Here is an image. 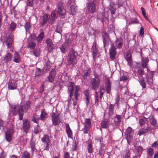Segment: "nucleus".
Returning a JSON list of instances; mask_svg holds the SVG:
<instances>
[{"instance_id": "53", "label": "nucleus", "mask_w": 158, "mask_h": 158, "mask_svg": "<svg viewBox=\"0 0 158 158\" xmlns=\"http://www.w3.org/2000/svg\"><path fill=\"white\" fill-rule=\"evenodd\" d=\"M109 10H110L112 15H115L116 11V8L114 6L110 5L109 7Z\"/></svg>"}, {"instance_id": "56", "label": "nucleus", "mask_w": 158, "mask_h": 158, "mask_svg": "<svg viewBox=\"0 0 158 158\" xmlns=\"http://www.w3.org/2000/svg\"><path fill=\"white\" fill-rule=\"evenodd\" d=\"M40 128V126L37 125V126L35 127L34 129V133L35 134H37L41 132Z\"/></svg>"}, {"instance_id": "57", "label": "nucleus", "mask_w": 158, "mask_h": 158, "mask_svg": "<svg viewBox=\"0 0 158 158\" xmlns=\"http://www.w3.org/2000/svg\"><path fill=\"white\" fill-rule=\"evenodd\" d=\"M139 23L138 20L136 18L132 19L131 22L128 23L129 25H131L132 24H136Z\"/></svg>"}, {"instance_id": "37", "label": "nucleus", "mask_w": 158, "mask_h": 158, "mask_svg": "<svg viewBox=\"0 0 158 158\" xmlns=\"http://www.w3.org/2000/svg\"><path fill=\"white\" fill-rule=\"evenodd\" d=\"M48 114L44 111V110H42L41 111V114L40 115V119L44 121L48 117Z\"/></svg>"}, {"instance_id": "12", "label": "nucleus", "mask_w": 158, "mask_h": 158, "mask_svg": "<svg viewBox=\"0 0 158 158\" xmlns=\"http://www.w3.org/2000/svg\"><path fill=\"white\" fill-rule=\"evenodd\" d=\"M95 4V2L93 1L87 4V9L89 13L93 14L96 11Z\"/></svg>"}, {"instance_id": "15", "label": "nucleus", "mask_w": 158, "mask_h": 158, "mask_svg": "<svg viewBox=\"0 0 158 158\" xmlns=\"http://www.w3.org/2000/svg\"><path fill=\"white\" fill-rule=\"evenodd\" d=\"M41 140L43 142L45 143L46 146L43 149V150H48L50 143V140L49 136L47 135H44L43 137L41 138Z\"/></svg>"}, {"instance_id": "3", "label": "nucleus", "mask_w": 158, "mask_h": 158, "mask_svg": "<svg viewBox=\"0 0 158 158\" xmlns=\"http://www.w3.org/2000/svg\"><path fill=\"white\" fill-rule=\"evenodd\" d=\"M78 55L77 52L72 49L68 54L67 61L70 64H75L78 60L77 58Z\"/></svg>"}, {"instance_id": "27", "label": "nucleus", "mask_w": 158, "mask_h": 158, "mask_svg": "<svg viewBox=\"0 0 158 158\" xmlns=\"http://www.w3.org/2000/svg\"><path fill=\"white\" fill-rule=\"evenodd\" d=\"M109 119H104L101 123V127L103 128H106L109 127Z\"/></svg>"}, {"instance_id": "10", "label": "nucleus", "mask_w": 158, "mask_h": 158, "mask_svg": "<svg viewBox=\"0 0 158 158\" xmlns=\"http://www.w3.org/2000/svg\"><path fill=\"white\" fill-rule=\"evenodd\" d=\"M69 3L70 6L69 12L70 14L74 15L76 13L77 11V7L75 1L72 0L69 1Z\"/></svg>"}, {"instance_id": "30", "label": "nucleus", "mask_w": 158, "mask_h": 158, "mask_svg": "<svg viewBox=\"0 0 158 158\" xmlns=\"http://www.w3.org/2000/svg\"><path fill=\"white\" fill-rule=\"evenodd\" d=\"M115 105L110 103L108 107V116L110 117H111L114 114V110Z\"/></svg>"}, {"instance_id": "11", "label": "nucleus", "mask_w": 158, "mask_h": 158, "mask_svg": "<svg viewBox=\"0 0 158 158\" xmlns=\"http://www.w3.org/2000/svg\"><path fill=\"white\" fill-rule=\"evenodd\" d=\"M18 84L17 81L14 79H10L8 83V89L13 90L16 89Z\"/></svg>"}, {"instance_id": "54", "label": "nucleus", "mask_w": 158, "mask_h": 158, "mask_svg": "<svg viewBox=\"0 0 158 158\" xmlns=\"http://www.w3.org/2000/svg\"><path fill=\"white\" fill-rule=\"evenodd\" d=\"M91 122L89 118H86L85 121L84 126L90 127L91 126Z\"/></svg>"}, {"instance_id": "19", "label": "nucleus", "mask_w": 158, "mask_h": 158, "mask_svg": "<svg viewBox=\"0 0 158 158\" xmlns=\"http://www.w3.org/2000/svg\"><path fill=\"white\" fill-rule=\"evenodd\" d=\"M136 65H135V67L137 69V75L138 76H140L141 78H142V77H143V75L145 73L143 69L141 67H138V65H139L138 63L136 62Z\"/></svg>"}, {"instance_id": "7", "label": "nucleus", "mask_w": 158, "mask_h": 158, "mask_svg": "<svg viewBox=\"0 0 158 158\" xmlns=\"http://www.w3.org/2000/svg\"><path fill=\"white\" fill-rule=\"evenodd\" d=\"M116 49L117 48L114 44L110 45L109 51L110 58L112 60H113L115 58L117 54Z\"/></svg>"}, {"instance_id": "1", "label": "nucleus", "mask_w": 158, "mask_h": 158, "mask_svg": "<svg viewBox=\"0 0 158 158\" xmlns=\"http://www.w3.org/2000/svg\"><path fill=\"white\" fill-rule=\"evenodd\" d=\"M31 106L30 101H26L24 105H21L18 107L16 105L12 106V113L15 115L18 114L19 119L22 120L23 118V112L26 113Z\"/></svg>"}, {"instance_id": "28", "label": "nucleus", "mask_w": 158, "mask_h": 158, "mask_svg": "<svg viewBox=\"0 0 158 158\" xmlns=\"http://www.w3.org/2000/svg\"><path fill=\"white\" fill-rule=\"evenodd\" d=\"M12 55L10 52L7 53L3 58V60L6 64L10 63L11 61Z\"/></svg>"}, {"instance_id": "13", "label": "nucleus", "mask_w": 158, "mask_h": 158, "mask_svg": "<svg viewBox=\"0 0 158 158\" xmlns=\"http://www.w3.org/2000/svg\"><path fill=\"white\" fill-rule=\"evenodd\" d=\"M31 123L29 121L25 119L23 121V132L27 134L30 127Z\"/></svg>"}, {"instance_id": "45", "label": "nucleus", "mask_w": 158, "mask_h": 158, "mask_svg": "<svg viewBox=\"0 0 158 158\" xmlns=\"http://www.w3.org/2000/svg\"><path fill=\"white\" fill-rule=\"evenodd\" d=\"M30 145L32 152V154H33L35 150L36 149L35 148V142L31 140L30 142Z\"/></svg>"}, {"instance_id": "39", "label": "nucleus", "mask_w": 158, "mask_h": 158, "mask_svg": "<svg viewBox=\"0 0 158 158\" xmlns=\"http://www.w3.org/2000/svg\"><path fill=\"white\" fill-rule=\"evenodd\" d=\"M44 33L43 31H42L36 38V40L38 43H40L44 38Z\"/></svg>"}, {"instance_id": "55", "label": "nucleus", "mask_w": 158, "mask_h": 158, "mask_svg": "<svg viewBox=\"0 0 158 158\" xmlns=\"http://www.w3.org/2000/svg\"><path fill=\"white\" fill-rule=\"evenodd\" d=\"M139 82L143 88H145L146 87V85L143 77L141 78V79H139Z\"/></svg>"}, {"instance_id": "2", "label": "nucleus", "mask_w": 158, "mask_h": 158, "mask_svg": "<svg viewBox=\"0 0 158 158\" xmlns=\"http://www.w3.org/2000/svg\"><path fill=\"white\" fill-rule=\"evenodd\" d=\"M73 84V82H71L70 84L68 87V90L69 92V98L68 101L70 102L71 100L74 92V98L72 99L73 105L76 106L79 100L78 97L80 95V92L81 88L79 85H76L75 87V90L74 91V87Z\"/></svg>"}, {"instance_id": "6", "label": "nucleus", "mask_w": 158, "mask_h": 158, "mask_svg": "<svg viewBox=\"0 0 158 158\" xmlns=\"http://www.w3.org/2000/svg\"><path fill=\"white\" fill-rule=\"evenodd\" d=\"M15 132L13 127L8 129L5 132V138L8 142H10L12 140L13 135Z\"/></svg>"}, {"instance_id": "18", "label": "nucleus", "mask_w": 158, "mask_h": 158, "mask_svg": "<svg viewBox=\"0 0 158 158\" xmlns=\"http://www.w3.org/2000/svg\"><path fill=\"white\" fill-rule=\"evenodd\" d=\"M48 50L49 52H52L54 48V44L52 40L49 38H47L46 41Z\"/></svg>"}, {"instance_id": "50", "label": "nucleus", "mask_w": 158, "mask_h": 158, "mask_svg": "<svg viewBox=\"0 0 158 158\" xmlns=\"http://www.w3.org/2000/svg\"><path fill=\"white\" fill-rule=\"evenodd\" d=\"M95 103L96 104L97 106H98L99 105V97L98 93L97 91H95Z\"/></svg>"}, {"instance_id": "42", "label": "nucleus", "mask_w": 158, "mask_h": 158, "mask_svg": "<svg viewBox=\"0 0 158 158\" xmlns=\"http://www.w3.org/2000/svg\"><path fill=\"white\" fill-rule=\"evenodd\" d=\"M105 92V89L104 86H101L99 89V92L100 94V98L102 99Z\"/></svg>"}, {"instance_id": "29", "label": "nucleus", "mask_w": 158, "mask_h": 158, "mask_svg": "<svg viewBox=\"0 0 158 158\" xmlns=\"http://www.w3.org/2000/svg\"><path fill=\"white\" fill-rule=\"evenodd\" d=\"M84 94L85 96V99L86 100V103L87 105H88L89 103V93L88 89H85L84 91Z\"/></svg>"}, {"instance_id": "17", "label": "nucleus", "mask_w": 158, "mask_h": 158, "mask_svg": "<svg viewBox=\"0 0 158 158\" xmlns=\"http://www.w3.org/2000/svg\"><path fill=\"white\" fill-rule=\"evenodd\" d=\"M59 115L58 114L53 112L52 115V124L54 126H56L58 124V121L59 120Z\"/></svg>"}, {"instance_id": "22", "label": "nucleus", "mask_w": 158, "mask_h": 158, "mask_svg": "<svg viewBox=\"0 0 158 158\" xmlns=\"http://www.w3.org/2000/svg\"><path fill=\"white\" fill-rule=\"evenodd\" d=\"M105 87L106 93L110 94L111 90V83L109 78H107L106 81Z\"/></svg>"}, {"instance_id": "48", "label": "nucleus", "mask_w": 158, "mask_h": 158, "mask_svg": "<svg viewBox=\"0 0 158 158\" xmlns=\"http://www.w3.org/2000/svg\"><path fill=\"white\" fill-rule=\"evenodd\" d=\"M28 46L31 50L33 49L35 46V44L34 42L31 41L28 43Z\"/></svg>"}, {"instance_id": "43", "label": "nucleus", "mask_w": 158, "mask_h": 158, "mask_svg": "<svg viewBox=\"0 0 158 158\" xmlns=\"http://www.w3.org/2000/svg\"><path fill=\"white\" fill-rule=\"evenodd\" d=\"M84 75L83 76V78L85 79L87 76L90 74L91 72V69L89 68H87L86 69L84 70Z\"/></svg>"}, {"instance_id": "36", "label": "nucleus", "mask_w": 158, "mask_h": 158, "mask_svg": "<svg viewBox=\"0 0 158 158\" xmlns=\"http://www.w3.org/2000/svg\"><path fill=\"white\" fill-rule=\"evenodd\" d=\"M24 27L25 29L26 32L29 33L31 27V25L30 23V21H28L26 22L24 25Z\"/></svg>"}, {"instance_id": "47", "label": "nucleus", "mask_w": 158, "mask_h": 158, "mask_svg": "<svg viewBox=\"0 0 158 158\" xmlns=\"http://www.w3.org/2000/svg\"><path fill=\"white\" fill-rule=\"evenodd\" d=\"M16 27V24L13 22H11L10 24L9 29L11 31H14Z\"/></svg>"}, {"instance_id": "38", "label": "nucleus", "mask_w": 158, "mask_h": 158, "mask_svg": "<svg viewBox=\"0 0 158 158\" xmlns=\"http://www.w3.org/2000/svg\"><path fill=\"white\" fill-rule=\"evenodd\" d=\"M52 64L49 60H48L44 66V69L46 71H49L51 67Z\"/></svg>"}, {"instance_id": "23", "label": "nucleus", "mask_w": 158, "mask_h": 158, "mask_svg": "<svg viewBox=\"0 0 158 158\" xmlns=\"http://www.w3.org/2000/svg\"><path fill=\"white\" fill-rule=\"evenodd\" d=\"M13 61L15 63H19L21 61V57L19 54L16 51L14 53Z\"/></svg>"}, {"instance_id": "35", "label": "nucleus", "mask_w": 158, "mask_h": 158, "mask_svg": "<svg viewBox=\"0 0 158 158\" xmlns=\"http://www.w3.org/2000/svg\"><path fill=\"white\" fill-rule=\"evenodd\" d=\"M150 130V128L149 127H147L146 128L144 129L143 128H141L139 131L138 132V135L139 136H141L145 133H147Z\"/></svg>"}, {"instance_id": "16", "label": "nucleus", "mask_w": 158, "mask_h": 158, "mask_svg": "<svg viewBox=\"0 0 158 158\" xmlns=\"http://www.w3.org/2000/svg\"><path fill=\"white\" fill-rule=\"evenodd\" d=\"M98 48V46L96 44V42L94 41L93 43V45L92 46L91 49V52L92 53L93 58L94 59L96 57Z\"/></svg>"}, {"instance_id": "61", "label": "nucleus", "mask_w": 158, "mask_h": 158, "mask_svg": "<svg viewBox=\"0 0 158 158\" xmlns=\"http://www.w3.org/2000/svg\"><path fill=\"white\" fill-rule=\"evenodd\" d=\"M120 99V95L119 94H117L116 95V97L115 99V104L117 106H118V102Z\"/></svg>"}, {"instance_id": "9", "label": "nucleus", "mask_w": 158, "mask_h": 158, "mask_svg": "<svg viewBox=\"0 0 158 158\" xmlns=\"http://www.w3.org/2000/svg\"><path fill=\"white\" fill-rule=\"evenodd\" d=\"M125 58L127 62V65L131 68L133 69L134 68V62L132 59L131 54L129 52H127Z\"/></svg>"}, {"instance_id": "31", "label": "nucleus", "mask_w": 158, "mask_h": 158, "mask_svg": "<svg viewBox=\"0 0 158 158\" xmlns=\"http://www.w3.org/2000/svg\"><path fill=\"white\" fill-rule=\"evenodd\" d=\"M149 61L147 57L145 58H142V65L143 68H147V70L148 69V64Z\"/></svg>"}, {"instance_id": "25", "label": "nucleus", "mask_w": 158, "mask_h": 158, "mask_svg": "<svg viewBox=\"0 0 158 158\" xmlns=\"http://www.w3.org/2000/svg\"><path fill=\"white\" fill-rule=\"evenodd\" d=\"M50 18V15L48 14H44L43 16L42 22L41 24L42 26H45Z\"/></svg>"}, {"instance_id": "64", "label": "nucleus", "mask_w": 158, "mask_h": 158, "mask_svg": "<svg viewBox=\"0 0 158 158\" xmlns=\"http://www.w3.org/2000/svg\"><path fill=\"white\" fill-rule=\"evenodd\" d=\"M27 4L28 6H32L33 5V0H27Z\"/></svg>"}, {"instance_id": "5", "label": "nucleus", "mask_w": 158, "mask_h": 158, "mask_svg": "<svg viewBox=\"0 0 158 158\" xmlns=\"http://www.w3.org/2000/svg\"><path fill=\"white\" fill-rule=\"evenodd\" d=\"M134 135V130H133L131 127H128L126 129L125 133L126 138L127 140L128 144L130 145V143L132 142Z\"/></svg>"}, {"instance_id": "41", "label": "nucleus", "mask_w": 158, "mask_h": 158, "mask_svg": "<svg viewBox=\"0 0 158 158\" xmlns=\"http://www.w3.org/2000/svg\"><path fill=\"white\" fill-rule=\"evenodd\" d=\"M13 42L12 39L10 38H8L5 42L6 44L7 47L9 48H11L12 46V43Z\"/></svg>"}, {"instance_id": "59", "label": "nucleus", "mask_w": 158, "mask_h": 158, "mask_svg": "<svg viewBox=\"0 0 158 158\" xmlns=\"http://www.w3.org/2000/svg\"><path fill=\"white\" fill-rule=\"evenodd\" d=\"M62 32V27H57L55 30V31L54 32L55 33V32H56L58 33H59L60 35H61V32Z\"/></svg>"}, {"instance_id": "63", "label": "nucleus", "mask_w": 158, "mask_h": 158, "mask_svg": "<svg viewBox=\"0 0 158 158\" xmlns=\"http://www.w3.org/2000/svg\"><path fill=\"white\" fill-rule=\"evenodd\" d=\"M90 130V127L84 126V128L82 130L84 134H88Z\"/></svg>"}, {"instance_id": "14", "label": "nucleus", "mask_w": 158, "mask_h": 158, "mask_svg": "<svg viewBox=\"0 0 158 158\" xmlns=\"http://www.w3.org/2000/svg\"><path fill=\"white\" fill-rule=\"evenodd\" d=\"M103 46L105 49L106 47H108L109 44L110 39L109 35L106 32L104 33L102 37Z\"/></svg>"}, {"instance_id": "62", "label": "nucleus", "mask_w": 158, "mask_h": 158, "mask_svg": "<svg viewBox=\"0 0 158 158\" xmlns=\"http://www.w3.org/2000/svg\"><path fill=\"white\" fill-rule=\"evenodd\" d=\"M63 44L66 45L69 48L71 44V41L70 40H67Z\"/></svg>"}, {"instance_id": "32", "label": "nucleus", "mask_w": 158, "mask_h": 158, "mask_svg": "<svg viewBox=\"0 0 158 158\" xmlns=\"http://www.w3.org/2000/svg\"><path fill=\"white\" fill-rule=\"evenodd\" d=\"M131 152L129 149H126L123 152L121 156L123 158H130Z\"/></svg>"}, {"instance_id": "49", "label": "nucleus", "mask_w": 158, "mask_h": 158, "mask_svg": "<svg viewBox=\"0 0 158 158\" xmlns=\"http://www.w3.org/2000/svg\"><path fill=\"white\" fill-rule=\"evenodd\" d=\"M21 158H30V154L27 150H26L23 153Z\"/></svg>"}, {"instance_id": "20", "label": "nucleus", "mask_w": 158, "mask_h": 158, "mask_svg": "<svg viewBox=\"0 0 158 158\" xmlns=\"http://www.w3.org/2000/svg\"><path fill=\"white\" fill-rule=\"evenodd\" d=\"M114 124L117 126H119L121 124L122 116L121 115L116 114L113 118Z\"/></svg>"}, {"instance_id": "21", "label": "nucleus", "mask_w": 158, "mask_h": 158, "mask_svg": "<svg viewBox=\"0 0 158 158\" xmlns=\"http://www.w3.org/2000/svg\"><path fill=\"white\" fill-rule=\"evenodd\" d=\"M56 75V72L55 69H52L50 72L49 75L48 77V81L50 82H53Z\"/></svg>"}, {"instance_id": "8", "label": "nucleus", "mask_w": 158, "mask_h": 158, "mask_svg": "<svg viewBox=\"0 0 158 158\" xmlns=\"http://www.w3.org/2000/svg\"><path fill=\"white\" fill-rule=\"evenodd\" d=\"M57 8V12L60 15L63 16L65 14L66 10L64 8L62 2L60 1L58 2Z\"/></svg>"}, {"instance_id": "4", "label": "nucleus", "mask_w": 158, "mask_h": 158, "mask_svg": "<svg viewBox=\"0 0 158 158\" xmlns=\"http://www.w3.org/2000/svg\"><path fill=\"white\" fill-rule=\"evenodd\" d=\"M94 78H92L90 79V85L92 89L96 90L100 86V80L98 75L94 74Z\"/></svg>"}, {"instance_id": "33", "label": "nucleus", "mask_w": 158, "mask_h": 158, "mask_svg": "<svg viewBox=\"0 0 158 158\" xmlns=\"http://www.w3.org/2000/svg\"><path fill=\"white\" fill-rule=\"evenodd\" d=\"M87 149L89 153H92L93 152L92 142L91 140H89L88 141Z\"/></svg>"}, {"instance_id": "44", "label": "nucleus", "mask_w": 158, "mask_h": 158, "mask_svg": "<svg viewBox=\"0 0 158 158\" xmlns=\"http://www.w3.org/2000/svg\"><path fill=\"white\" fill-rule=\"evenodd\" d=\"M68 48L64 44H63L60 47L61 52L63 53H65L68 51Z\"/></svg>"}, {"instance_id": "46", "label": "nucleus", "mask_w": 158, "mask_h": 158, "mask_svg": "<svg viewBox=\"0 0 158 158\" xmlns=\"http://www.w3.org/2000/svg\"><path fill=\"white\" fill-rule=\"evenodd\" d=\"M135 149L138 153V156L140 157V155L142 153L143 150V148L141 146H139L135 147Z\"/></svg>"}, {"instance_id": "40", "label": "nucleus", "mask_w": 158, "mask_h": 158, "mask_svg": "<svg viewBox=\"0 0 158 158\" xmlns=\"http://www.w3.org/2000/svg\"><path fill=\"white\" fill-rule=\"evenodd\" d=\"M39 119H40V117L36 113L33 114L31 120L32 121L36 124H38Z\"/></svg>"}, {"instance_id": "51", "label": "nucleus", "mask_w": 158, "mask_h": 158, "mask_svg": "<svg viewBox=\"0 0 158 158\" xmlns=\"http://www.w3.org/2000/svg\"><path fill=\"white\" fill-rule=\"evenodd\" d=\"M146 120V118L145 117L141 118L139 119V123L141 127H142L144 125Z\"/></svg>"}, {"instance_id": "34", "label": "nucleus", "mask_w": 158, "mask_h": 158, "mask_svg": "<svg viewBox=\"0 0 158 158\" xmlns=\"http://www.w3.org/2000/svg\"><path fill=\"white\" fill-rule=\"evenodd\" d=\"M57 11L56 10H54L52 11L51 15V17L52 19V21L49 22V23L52 24L53 23L54 21L56 19L57 16Z\"/></svg>"}, {"instance_id": "58", "label": "nucleus", "mask_w": 158, "mask_h": 158, "mask_svg": "<svg viewBox=\"0 0 158 158\" xmlns=\"http://www.w3.org/2000/svg\"><path fill=\"white\" fill-rule=\"evenodd\" d=\"M33 53L36 57L40 55L39 50L37 49H35L33 51Z\"/></svg>"}, {"instance_id": "26", "label": "nucleus", "mask_w": 158, "mask_h": 158, "mask_svg": "<svg viewBox=\"0 0 158 158\" xmlns=\"http://www.w3.org/2000/svg\"><path fill=\"white\" fill-rule=\"evenodd\" d=\"M66 132L68 135L69 138H72L73 136V132L71 130L69 124L68 123H66L65 124Z\"/></svg>"}, {"instance_id": "60", "label": "nucleus", "mask_w": 158, "mask_h": 158, "mask_svg": "<svg viewBox=\"0 0 158 158\" xmlns=\"http://www.w3.org/2000/svg\"><path fill=\"white\" fill-rule=\"evenodd\" d=\"M154 150L152 148H149L148 149L147 152L149 156H152L153 154Z\"/></svg>"}, {"instance_id": "52", "label": "nucleus", "mask_w": 158, "mask_h": 158, "mask_svg": "<svg viewBox=\"0 0 158 158\" xmlns=\"http://www.w3.org/2000/svg\"><path fill=\"white\" fill-rule=\"evenodd\" d=\"M149 121L152 125L153 126H155L156 124L157 121L153 116H152L150 118Z\"/></svg>"}, {"instance_id": "24", "label": "nucleus", "mask_w": 158, "mask_h": 158, "mask_svg": "<svg viewBox=\"0 0 158 158\" xmlns=\"http://www.w3.org/2000/svg\"><path fill=\"white\" fill-rule=\"evenodd\" d=\"M123 41L122 38H116L115 44L117 48L121 49L122 48L123 45Z\"/></svg>"}]
</instances>
